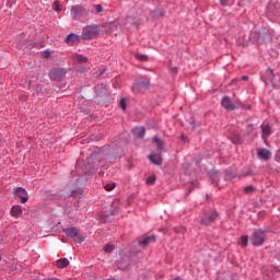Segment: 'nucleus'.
Returning <instances> with one entry per match:
<instances>
[{"mask_svg":"<svg viewBox=\"0 0 280 280\" xmlns=\"http://www.w3.org/2000/svg\"><path fill=\"white\" fill-rule=\"evenodd\" d=\"M255 191V188L253 186L245 187V194H253Z\"/></svg>","mask_w":280,"mask_h":280,"instance_id":"nucleus-29","label":"nucleus"},{"mask_svg":"<svg viewBox=\"0 0 280 280\" xmlns=\"http://www.w3.org/2000/svg\"><path fill=\"white\" fill-rule=\"evenodd\" d=\"M254 246H261L266 242V232L264 230H255L252 236Z\"/></svg>","mask_w":280,"mask_h":280,"instance_id":"nucleus-3","label":"nucleus"},{"mask_svg":"<svg viewBox=\"0 0 280 280\" xmlns=\"http://www.w3.org/2000/svg\"><path fill=\"white\" fill-rule=\"evenodd\" d=\"M14 196L21 199L22 205H25V202L28 200L27 190H25L23 187L15 188Z\"/></svg>","mask_w":280,"mask_h":280,"instance_id":"nucleus-6","label":"nucleus"},{"mask_svg":"<svg viewBox=\"0 0 280 280\" xmlns=\"http://www.w3.org/2000/svg\"><path fill=\"white\" fill-rule=\"evenodd\" d=\"M43 58H49V56H51V54L48 50H45L42 52Z\"/></svg>","mask_w":280,"mask_h":280,"instance_id":"nucleus-35","label":"nucleus"},{"mask_svg":"<svg viewBox=\"0 0 280 280\" xmlns=\"http://www.w3.org/2000/svg\"><path fill=\"white\" fill-rule=\"evenodd\" d=\"M153 142L155 143L158 151L162 152L163 145H165V142L163 141V139L159 137H153Z\"/></svg>","mask_w":280,"mask_h":280,"instance_id":"nucleus-14","label":"nucleus"},{"mask_svg":"<svg viewBox=\"0 0 280 280\" xmlns=\"http://www.w3.org/2000/svg\"><path fill=\"white\" fill-rule=\"evenodd\" d=\"M221 106H223L225 110H235V108H237V103L231 101V97L224 96L221 101Z\"/></svg>","mask_w":280,"mask_h":280,"instance_id":"nucleus-5","label":"nucleus"},{"mask_svg":"<svg viewBox=\"0 0 280 280\" xmlns=\"http://www.w3.org/2000/svg\"><path fill=\"white\" fill-rule=\"evenodd\" d=\"M182 140L187 141V137H185V135H182Z\"/></svg>","mask_w":280,"mask_h":280,"instance_id":"nucleus-40","label":"nucleus"},{"mask_svg":"<svg viewBox=\"0 0 280 280\" xmlns=\"http://www.w3.org/2000/svg\"><path fill=\"white\" fill-rule=\"evenodd\" d=\"M218 211L215 210H210L209 213H207L202 219H201V224H205L206 226L209 224H212V222H215L218 220Z\"/></svg>","mask_w":280,"mask_h":280,"instance_id":"nucleus-4","label":"nucleus"},{"mask_svg":"<svg viewBox=\"0 0 280 280\" xmlns=\"http://www.w3.org/2000/svg\"><path fill=\"white\" fill-rule=\"evenodd\" d=\"M143 135H145V128L141 129V136L143 137Z\"/></svg>","mask_w":280,"mask_h":280,"instance_id":"nucleus-39","label":"nucleus"},{"mask_svg":"<svg viewBox=\"0 0 280 280\" xmlns=\"http://www.w3.org/2000/svg\"><path fill=\"white\" fill-rule=\"evenodd\" d=\"M94 9L96 10V14H100V12H103L102 4H95Z\"/></svg>","mask_w":280,"mask_h":280,"instance_id":"nucleus-31","label":"nucleus"},{"mask_svg":"<svg viewBox=\"0 0 280 280\" xmlns=\"http://www.w3.org/2000/svg\"><path fill=\"white\" fill-rule=\"evenodd\" d=\"M233 82H237V80H233Z\"/></svg>","mask_w":280,"mask_h":280,"instance_id":"nucleus-45","label":"nucleus"},{"mask_svg":"<svg viewBox=\"0 0 280 280\" xmlns=\"http://www.w3.org/2000/svg\"><path fill=\"white\" fill-rule=\"evenodd\" d=\"M105 189H106V191H113V189H115V184L105 185Z\"/></svg>","mask_w":280,"mask_h":280,"instance_id":"nucleus-28","label":"nucleus"},{"mask_svg":"<svg viewBox=\"0 0 280 280\" xmlns=\"http://www.w3.org/2000/svg\"><path fill=\"white\" fill-rule=\"evenodd\" d=\"M242 80H248L247 75L242 77Z\"/></svg>","mask_w":280,"mask_h":280,"instance_id":"nucleus-42","label":"nucleus"},{"mask_svg":"<svg viewBox=\"0 0 280 280\" xmlns=\"http://www.w3.org/2000/svg\"><path fill=\"white\" fill-rule=\"evenodd\" d=\"M58 268H67L69 266V259L67 258H61L57 261Z\"/></svg>","mask_w":280,"mask_h":280,"instance_id":"nucleus-18","label":"nucleus"},{"mask_svg":"<svg viewBox=\"0 0 280 280\" xmlns=\"http://www.w3.org/2000/svg\"><path fill=\"white\" fill-rule=\"evenodd\" d=\"M156 242V235L151 234L149 236H144L143 240L141 241V247L145 248L150 246V244H154Z\"/></svg>","mask_w":280,"mask_h":280,"instance_id":"nucleus-9","label":"nucleus"},{"mask_svg":"<svg viewBox=\"0 0 280 280\" xmlns=\"http://www.w3.org/2000/svg\"><path fill=\"white\" fill-rule=\"evenodd\" d=\"M154 183H156V176L155 175H151L150 177L147 178L145 184L147 185H154Z\"/></svg>","mask_w":280,"mask_h":280,"instance_id":"nucleus-23","label":"nucleus"},{"mask_svg":"<svg viewBox=\"0 0 280 280\" xmlns=\"http://www.w3.org/2000/svg\"><path fill=\"white\" fill-rule=\"evenodd\" d=\"M232 0H220V3L223 8H226V5H229V3H231Z\"/></svg>","mask_w":280,"mask_h":280,"instance_id":"nucleus-32","label":"nucleus"},{"mask_svg":"<svg viewBox=\"0 0 280 280\" xmlns=\"http://www.w3.org/2000/svg\"><path fill=\"white\" fill-rule=\"evenodd\" d=\"M147 60H148V56L141 55V61H142V62H147Z\"/></svg>","mask_w":280,"mask_h":280,"instance_id":"nucleus-38","label":"nucleus"},{"mask_svg":"<svg viewBox=\"0 0 280 280\" xmlns=\"http://www.w3.org/2000/svg\"><path fill=\"white\" fill-rule=\"evenodd\" d=\"M241 246H243V248H246V246H248V236L247 235H243L241 237Z\"/></svg>","mask_w":280,"mask_h":280,"instance_id":"nucleus-22","label":"nucleus"},{"mask_svg":"<svg viewBox=\"0 0 280 280\" xmlns=\"http://www.w3.org/2000/svg\"><path fill=\"white\" fill-rule=\"evenodd\" d=\"M62 75H65V71L60 69L52 70L49 72V78H51V80H60Z\"/></svg>","mask_w":280,"mask_h":280,"instance_id":"nucleus-11","label":"nucleus"},{"mask_svg":"<svg viewBox=\"0 0 280 280\" xmlns=\"http://www.w3.org/2000/svg\"><path fill=\"white\" fill-rule=\"evenodd\" d=\"M250 174H253V172L252 171H247V172L242 173L241 175H238V178H244L246 176H250Z\"/></svg>","mask_w":280,"mask_h":280,"instance_id":"nucleus-30","label":"nucleus"},{"mask_svg":"<svg viewBox=\"0 0 280 280\" xmlns=\"http://www.w3.org/2000/svg\"><path fill=\"white\" fill-rule=\"evenodd\" d=\"M170 69L172 73H176L178 71V69L176 67H172V65H170Z\"/></svg>","mask_w":280,"mask_h":280,"instance_id":"nucleus-37","label":"nucleus"},{"mask_svg":"<svg viewBox=\"0 0 280 280\" xmlns=\"http://www.w3.org/2000/svg\"><path fill=\"white\" fill-rule=\"evenodd\" d=\"M257 154L262 161H268L270 159V150L268 149H258Z\"/></svg>","mask_w":280,"mask_h":280,"instance_id":"nucleus-10","label":"nucleus"},{"mask_svg":"<svg viewBox=\"0 0 280 280\" xmlns=\"http://www.w3.org/2000/svg\"><path fill=\"white\" fill-rule=\"evenodd\" d=\"M11 215L13 218H21V215H23V208H21V206H13L11 208Z\"/></svg>","mask_w":280,"mask_h":280,"instance_id":"nucleus-12","label":"nucleus"},{"mask_svg":"<svg viewBox=\"0 0 280 280\" xmlns=\"http://www.w3.org/2000/svg\"><path fill=\"white\" fill-rule=\"evenodd\" d=\"M164 14L163 10H155L151 12L152 19H162Z\"/></svg>","mask_w":280,"mask_h":280,"instance_id":"nucleus-21","label":"nucleus"},{"mask_svg":"<svg viewBox=\"0 0 280 280\" xmlns=\"http://www.w3.org/2000/svg\"><path fill=\"white\" fill-rule=\"evenodd\" d=\"M261 130H262V139H268V137H270L272 129L270 128V126H264L261 125Z\"/></svg>","mask_w":280,"mask_h":280,"instance_id":"nucleus-15","label":"nucleus"},{"mask_svg":"<svg viewBox=\"0 0 280 280\" xmlns=\"http://www.w3.org/2000/svg\"><path fill=\"white\" fill-rule=\"evenodd\" d=\"M149 161L153 163V165H163V158L161 156V152L159 153H151L148 156Z\"/></svg>","mask_w":280,"mask_h":280,"instance_id":"nucleus-8","label":"nucleus"},{"mask_svg":"<svg viewBox=\"0 0 280 280\" xmlns=\"http://www.w3.org/2000/svg\"><path fill=\"white\" fill-rule=\"evenodd\" d=\"M73 60L75 62H79V65H82L84 62H86V57H83L82 55H73Z\"/></svg>","mask_w":280,"mask_h":280,"instance_id":"nucleus-20","label":"nucleus"},{"mask_svg":"<svg viewBox=\"0 0 280 280\" xmlns=\"http://www.w3.org/2000/svg\"><path fill=\"white\" fill-rule=\"evenodd\" d=\"M70 14H71L72 19H74V20L81 19L84 14V8H82L80 5H73L71 8Z\"/></svg>","mask_w":280,"mask_h":280,"instance_id":"nucleus-7","label":"nucleus"},{"mask_svg":"<svg viewBox=\"0 0 280 280\" xmlns=\"http://www.w3.org/2000/svg\"><path fill=\"white\" fill-rule=\"evenodd\" d=\"M47 280H59L58 278H48Z\"/></svg>","mask_w":280,"mask_h":280,"instance_id":"nucleus-43","label":"nucleus"},{"mask_svg":"<svg viewBox=\"0 0 280 280\" xmlns=\"http://www.w3.org/2000/svg\"><path fill=\"white\" fill-rule=\"evenodd\" d=\"M276 270H277L278 272H280V267L276 268Z\"/></svg>","mask_w":280,"mask_h":280,"instance_id":"nucleus-44","label":"nucleus"},{"mask_svg":"<svg viewBox=\"0 0 280 280\" xmlns=\"http://www.w3.org/2000/svg\"><path fill=\"white\" fill-rule=\"evenodd\" d=\"M126 25H137V21L135 18H128L126 21Z\"/></svg>","mask_w":280,"mask_h":280,"instance_id":"nucleus-26","label":"nucleus"},{"mask_svg":"<svg viewBox=\"0 0 280 280\" xmlns=\"http://www.w3.org/2000/svg\"><path fill=\"white\" fill-rule=\"evenodd\" d=\"M115 250V246L113 245H105V253H113Z\"/></svg>","mask_w":280,"mask_h":280,"instance_id":"nucleus-27","label":"nucleus"},{"mask_svg":"<svg viewBox=\"0 0 280 280\" xmlns=\"http://www.w3.org/2000/svg\"><path fill=\"white\" fill-rule=\"evenodd\" d=\"M209 176L214 185H218V180H220V173L218 171H211Z\"/></svg>","mask_w":280,"mask_h":280,"instance_id":"nucleus-16","label":"nucleus"},{"mask_svg":"<svg viewBox=\"0 0 280 280\" xmlns=\"http://www.w3.org/2000/svg\"><path fill=\"white\" fill-rule=\"evenodd\" d=\"M232 178H237V173L235 171H226L225 180H232Z\"/></svg>","mask_w":280,"mask_h":280,"instance_id":"nucleus-19","label":"nucleus"},{"mask_svg":"<svg viewBox=\"0 0 280 280\" xmlns=\"http://www.w3.org/2000/svg\"><path fill=\"white\" fill-rule=\"evenodd\" d=\"M267 72L270 73L271 80H275V70H272L271 68H268Z\"/></svg>","mask_w":280,"mask_h":280,"instance_id":"nucleus-34","label":"nucleus"},{"mask_svg":"<svg viewBox=\"0 0 280 280\" xmlns=\"http://www.w3.org/2000/svg\"><path fill=\"white\" fill-rule=\"evenodd\" d=\"M120 108H122L124 110H126V98H121V100H120Z\"/></svg>","mask_w":280,"mask_h":280,"instance_id":"nucleus-33","label":"nucleus"},{"mask_svg":"<svg viewBox=\"0 0 280 280\" xmlns=\"http://www.w3.org/2000/svg\"><path fill=\"white\" fill-rule=\"evenodd\" d=\"M275 160L277 161V163H280V150L276 153Z\"/></svg>","mask_w":280,"mask_h":280,"instance_id":"nucleus-36","label":"nucleus"},{"mask_svg":"<svg viewBox=\"0 0 280 280\" xmlns=\"http://www.w3.org/2000/svg\"><path fill=\"white\" fill-rule=\"evenodd\" d=\"M133 91H139V85H135Z\"/></svg>","mask_w":280,"mask_h":280,"instance_id":"nucleus-41","label":"nucleus"},{"mask_svg":"<svg viewBox=\"0 0 280 280\" xmlns=\"http://www.w3.org/2000/svg\"><path fill=\"white\" fill-rule=\"evenodd\" d=\"M78 40H80V36L71 33L66 37V43L67 45H75V43H78Z\"/></svg>","mask_w":280,"mask_h":280,"instance_id":"nucleus-13","label":"nucleus"},{"mask_svg":"<svg viewBox=\"0 0 280 280\" xmlns=\"http://www.w3.org/2000/svg\"><path fill=\"white\" fill-rule=\"evenodd\" d=\"M100 36V26L95 24L88 25L83 27L82 39L92 40V38H97Z\"/></svg>","mask_w":280,"mask_h":280,"instance_id":"nucleus-1","label":"nucleus"},{"mask_svg":"<svg viewBox=\"0 0 280 280\" xmlns=\"http://www.w3.org/2000/svg\"><path fill=\"white\" fill-rule=\"evenodd\" d=\"M232 142H233V143H242V138L240 137V135L235 133V135L232 137Z\"/></svg>","mask_w":280,"mask_h":280,"instance_id":"nucleus-24","label":"nucleus"},{"mask_svg":"<svg viewBox=\"0 0 280 280\" xmlns=\"http://www.w3.org/2000/svg\"><path fill=\"white\" fill-rule=\"evenodd\" d=\"M63 233L67 235V237H71V240H73L77 244H82V242H84V236H82V233L78 228H66L63 229Z\"/></svg>","mask_w":280,"mask_h":280,"instance_id":"nucleus-2","label":"nucleus"},{"mask_svg":"<svg viewBox=\"0 0 280 280\" xmlns=\"http://www.w3.org/2000/svg\"><path fill=\"white\" fill-rule=\"evenodd\" d=\"M107 28L109 30V32H113L114 30H117V24L115 22H109L107 24Z\"/></svg>","mask_w":280,"mask_h":280,"instance_id":"nucleus-25","label":"nucleus"},{"mask_svg":"<svg viewBox=\"0 0 280 280\" xmlns=\"http://www.w3.org/2000/svg\"><path fill=\"white\" fill-rule=\"evenodd\" d=\"M141 89H143L144 91H148L150 89V79H148V77H142Z\"/></svg>","mask_w":280,"mask_h":280,"instance_id":"nucleus-17","label":"nucleus"}]
</instances>
